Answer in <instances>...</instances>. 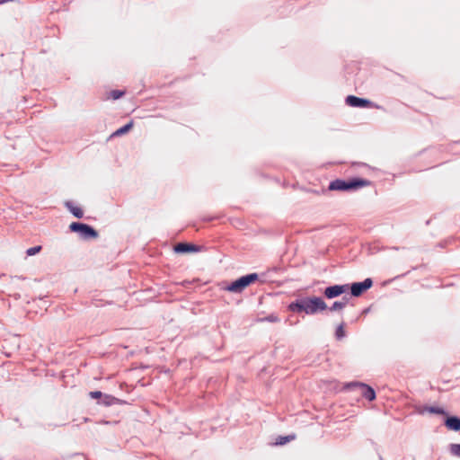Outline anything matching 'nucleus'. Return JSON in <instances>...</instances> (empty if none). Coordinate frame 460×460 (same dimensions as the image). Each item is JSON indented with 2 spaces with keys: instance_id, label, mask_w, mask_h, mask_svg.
Listing matches in <instances>:
<instances>
[{
  "instance_id": "1",
  "label": "nucleus",
  "mask_w": 460,
  "mask_h": 460,
  "mask_svg": "<svg viewBox=\"0 0 460 460\" xmlns=\"http://www.w3.org/2000/svg\"><path fill=\"white\" fill-rule=\"evenodd\" d=\"M288 310L296 313L305 312L307 314H314L319 311H323L327 308L325 302L322 297H304L291 302Z\"/></svg>"
},
{
  "instance_id": "2",
  "label": "nucleus",
  "mask_w": 460,
  "mask_h": 460,
  "mask_svg": "<svg viewBox=\"0 0 460 460\" xmlns=\"http://www.w3.org/2000/svg\"><path fill=\"white\" fill-rule=\"evenodd\" d=\"M359 397L365 398L366 400L372 402L376 397V391L374 390V388L364 383H347V400L356 399L357 401H358Z\"/></svg>"
},
{
  "instance_id": "3",
  "label": "nucleus",
  "mask_w": 460,
  "mask_h": 460,
  "mask_svg": "<svg viewBox=\"0 0 460 460\" xmlns=\"http://www.w3.org/2000/svg\"><path fill=\"white\" fill-rule=\"evenodd\" d=\"M259 279L258 273H250L232 281L225 288V290L234 294L242 293L247 287Z\"/></svg>"
},
{
  "instance_id": "4",
  "label": "nucleus",
  "mask_w": 460,
  "mask_h": 460,
  "mask_svg": "<svg viewBox=\"0 0 460 460\" xmlns=\"http://www.w3.org/2000/svg\"><path fill=\"white\" fill-rule=\"evenodd\" d=\"M69 230L72 233L78 234L83 240L96 239L98 232L90 225L82 222H73L69 225Z\"/></svg>"
},
{
  "instance_id": "5",
  "label": "nucleus",
  "mask_w": 460,
  "mask_h": 460,
  "mask_svg": "<svg viewBox=\"0 0 460 460\" xmlns=\"http://www.w3.org/2000/svg\"><path fill=\"white\" fill-rule=\"evenodd\" d=\"M373 286V280L370 278H367L360 282H353L350 285L347 284V290L349 289V293L352 296H360L364 292L369 289Z\"/></svg>"
},
{
  "instance_id": "6",
  "label": "nucleus",
  "mask_w": 460,
  "mask_h": 460,
  "mask_svg": "<svg viewBox=\"0 0 460 460\" xmlns=\"http://www.w3.org/2000/svg\"><path fill=\"white\" fill-rule=\"evenodd\" d=\"M347 105L355 108H376L381 107L368 99L358 97L355 95H347Z\"/></svg>"
},
{
  "instance_id": "7",
  "label": "nucleus",
  "mask_w": 460,
  "mask_h": 460,
  "mask_svg": "<svg viewBox=\"0 0 460 460\" xmlns=\"http://www.w3.org/2000/svg\"><path fill=\"white\" fill-rule=\"evenodd\" d=\"M203 250V246L197 245L190 243H178L173 246V251L176 253H189L199 252Z\"/></svg>"
},
{
  "instance_id": "8",
  "label": "nucleus",
  "mask_w": 460,
  "mask_h": 460,
  "mask_svg": "<svg viewBox=\"0 0 460 460\" xmlns=\"http://www.w3.org/2000/svg\"><path fill=\"white\" fill-rule=\"evenodd\" d=\"M372 185V181L358 177L347 179V191H354L361 188Z\"/></svg>"
},
{
  "instance_id": "9",
  "label": "nucleus",
  "mask_w": 460,
  "mask_h": 460,
  "mask_svg": "<svg viewBox=\"0 0 460 460\" xmlns=\"http://www.w3.org/2000/svg\"><path fill=\"white\" fill-rule=\"evenodd\" d=\"M345 293V285H334L327 287L323 292L324 296L329 298H335Z\"/></svg>"
},
{
  "instance_id": "10",
  "label": "nucleus",
  "mask_w": 460,
  "mask_h": 460,
  "mask_svg": "<svg viewBox=\"0 0 460 460\" xmlns=\"http://www.w3.org/2000/svg\"><path fill=\"white\" fill-rule=\"evenodd\" d=\"M445 416H446V419L444 421L445 426L449 430L460 431V417H457L455 415L448 416L447 414Z\"/></svg>"
},
{
  "instance_id": "11",
  "label": "nucleus",
  "mask_w": 460,
  "mask_h": 460,
  "mask_svg": "<svg viewBox=\"0 0 460 460\" xmlns=\"http://www.w3.org/2000/svg\"><path fill=\"white\" fill-rule=\"evenodd\" d=\"M98 403L103 406H111L114 404H125L126 402L113 395L103 394L101 401H99Z\"/></svg>"
},
{
  "instance_id": "12",
  "label": "nucleus",
  "mask_w": 460,
  "mask_h": 460,
  "mask_svg": "<svg viewBox=\"0 0 460 460\" xmlns=\"http://www.w3.org/2000/svg\"><path fill=\"white\" fill-rule=\"evenodd\" d=\"M420 414H424L425 412H429L430 414L437 415H447V411L444 408L438 406H428L424 405L421 409L419 410Z\"/></svg>"
},
{
  "instance_id": "13",
  "label": "nucleus",
  "mask_w": 460,
  "mask_h": 460,
  "mask_svg": "<svg viewBox=\"0 0 460 460\" xmlns=\"http://www.w3.org/2000/svg\"><path fill=\"white\" fill-rule=\"evenodd\" d=\"M66 208L73 214L76 218H82L84 217V211L81 208L76 207L71 201L65 203Z\"/></svg>"
},
{
  "instance_id": "14",
  "label": "nucleus",
  "mask_w": 460,
  "mask_h": 460,
  "mask_svg": "<svg viewBox=\"0 0 460 460\" xmlns=\"http://www.w3.org/2000/svg\"><path fill=\"white\" fill-rule=\"evenodd\" d=\"M328 190L345 191V179H337L330 182Z\"/></svg>"
},
{
  "instance_id": "15",
  "label": "nucleus",
  "mask_w": 460,
  "mask_h": 460,
  "mask_svg": "<svg viewBox=\"0 0 460 460\" xmlns=\"http://www.w3.org/2000/svg\"><path fill=\"white\" fill-rule=\"evenodd\" d=\"M296 438L295 434L288 435V436H279L275 441V445L283 446Z\"/></svg>"
},
{
  "instance_id": "16",
  "label": "nucleus",
  "mask_w": 460,
  "mask_h": 460,
  "mask_svg": "<svg viewBox=\"0 0 460 460\" xmlns=\"http://www.w3.org/2000/svg\"><path fill=\"white\" fill-rule=\"evenodd\" d=\"M133 127V121H129L128 123H127L126 125H124L123 127L118 128L113 134L112 136L113 137H119V136H122L126 133H128Z\"/></svg>"
},
{
  "instance_id": "17",
  "label": "nucleus",
  "mask_w": 460,
  "mask_h": 460,
  "mask_svg": "<svg viewBox=\"0 0 460 460\" xmlns=\"http://www.w3.org/2000/svg\"><path fill=\"white\" fill-rule=\"evenodd\" d=\"M345 323L342 322L341 323L335 332V337L337 340H341L345 336V331H344Z\"/></svg>"
},
{
  "instance_id": "18",
  "label": "nucleus",
  "mask_w": 460,
  "mask_h": 460,
  "mask_svg": "<svg viewBox=\"0 0 460 460\" xmlns=\"http://www.w3.org/2000/svg\"><path fill=\"white\" fill-rule=\"evenodd\" d=\"M449 452L451 453V455L460 457V444H450Z\"/></svg>"
},
{
  "instance_id": "19",
  "label": "nucleus",
  "mask_w": 460,
  "mask_h": 460,
  "mask_svg": "<svg viewBox=\"0 0 460 460\" xmlns=\"http://www.w3.org/2000/svg\"><path fill=\"white\" fill-rule=\"evenodd\" d=\"M41 249H42L41 245H36V246L31 247L26 250V255L33 256V255L39 253L41 251Z\"/></svg>"
},
{
  "instance_id": "20",
  "label": "nucleus",
  "mask_w": 460,
  "mask_h": 460,
  "mask_svg": "<svg viewBox=\"0 0 460 460\" xmlns=\"http://www.w3.org/2000/svg\"><path fill=\"white\" fill-rule=\"evenodd\" d=\"M124 94H125V92H124V91H120V90H112V91L110 93V98H111V99H113V100H118V99H119L120 97H122Z\"/></svg>"
},
{
  "instance_id": "21",
  "label": "nucleus",
  "mask_w": 460,
  "mask_h": 460,
  "mask_svg": "<svg viewBox=\"0 0 460 460\" xmlns=\"http://www.w3.org/2000/svg\"><path fill=\"white\" fill-rule=\"evenodd\" d=\"M261 322H269V323H277L279 321V318L275 314H270L268 316L261 319Z\"/></svg>"
},
{
  "instance_id": "22",
  "label": "nucleus",
  "mask_w": 460,
  "mask_h": 460,
  "mask_svg": "<svg viewBox=\"0 0 460 460\" xmlns=\"http://www.w3.org/2000/svg\"><path fill=\"white\" fill-rule=\"evenodd\" d=\"M344 306H345V303L336 301V302H334V303L332 305V306L329 308V310H330V311H332V312H333V311L341 310V309H342Z\"/></svg>"
},
{
  "instance_id": "23",
  "label": "nucleus",
  "mask_w": 460,
  "mask_h": 460,
  "mask_svg": "<svg viewBox=\"0 0 460 460\" xmlns=\"http://www.w3.org/2000/svg\"><path fill=\"white\" fill-rule=\"evenodd\" d=\"M102 393L101 391H92L89 393V396L92 398V399H102Z\"/></svg>"
}]
</instances>
